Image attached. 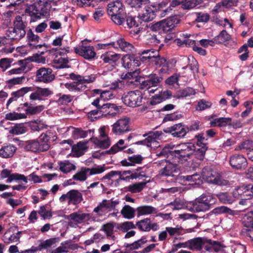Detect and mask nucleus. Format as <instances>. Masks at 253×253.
<instances>
[{"label": "nucleus", "mask_w": 253, "mask_h": 253, "mask_svg": "<svg viewBox=\"0 0 253 253\" xmlns=\"http://www.w3.org/2000/svg\"><path fill=\"white\" fill-rule=\"evenodd\" d=\"M31 92L29 98L31 100H44L45 98L50 96L53 93L48 88H42L38 86H26L21 88L16 91L11 93V97L9 98L6 103V108L13 101H16L17 99L24 96L26 94Z\"/></svg>", "instance_id": "f257e3e1"}, {"label": "nucleus", "mask_w": 253, "mask_h": 253, "mask_svg": "<svg viewBox=\"0 0 253 253\" xmlns=\"http://www.w3.org/2000/svg\"><path fill=\"white\" fill-rule=\"evenodd\" d=\"M51 4L47 0H36L35 2L27 5L25 10V13L30 17V23L36 22L41 19L42 16H47Z\"/></svg>", "instance_id": "f03ea898"}, {"label": "nucleus", "mask_w": 253, "mask_h": 253, "mask_svg": "<svg viewBox=\"0 0 253 253\" xmlns=\"http://www.w3.org/2000/svg\"><path fill=\"white\" fill-rule=\"evenodd\" d=\"M194 144L185 142L177 145L173 150L169 152V156L174 161L183 164L192 158Z\"/></svg>", "instance_id": "7ed1b4c3"}, {"label": "nucleus", "mask_w": 253, "mask_h": 253, "mask_svg": "<svg viewBox=\"0 0 253 253\" xmlns=\"http://www.w3.org/2000/svg\"><path fill=\"white\" fill-rule=\"evenodd\" d=\"M122 66L127 70L123 78L137 81L139 72L136 68L141 65L138 57L134 54H126L122 57Z\"/></svg>", "instance_id": "20e7f679"}, {"label": "nucleus", "mask_w": 253, "mask_h": 253, "mask_svg": "<svg viewBox=\"0 0 253 253\" xmlns=\"http://www.w3.org/2000/svg\"><path fill=\"white\" fill-rule=\"evenodd\" d=\"M48 133L50 134V132ZM50 138V135H48L47 132L46 133H42L37 139L26 141L24 148L27 151L34 153L46 151L50 148L49 141Z\"/></svg>", "instance_id": "39448f33"}, {"label": "nucleus", "mask_w": 253, "mask_h": 253, "mask_svg": "<svg viewBox=\"0 0 253 253\" xmlns=\"http://www.w3.org/2000/svg\"><path fill=\"white\" fill-rule=\"evenodd\" d=\"M14 27H10L6 31V36L11 41H19L26 34V24L23 21L22 17L17 15L13 21Z\"/></svg>", "instance_id": "423d86ee"}, {"label": "nucleus", "mask_w": 253, "mask_h": 253, "mask_svg": "<svg viewBox=\"0 0 253 253\" xmlns=\"http://www.w3.org/2000/svg\"><path fill=\"white\" fill-rule=\"evenodd\" d=\"M162 21V31L167 34L165 39L171 40L174 39L176 36V28L181 21L180 17L175 15L163 19Z\"/></svg>", "instance_id": "0eeeda50"}, {"label": "nucleus", "mask_w": 253, "mask_h": 253, "mask_svg": "<svg viewBox=\"0 0 253 253\" xmlns=\"http://www.w3.org/2000/svg\"><path fill=\"white\" fill-rule=\"evenodd\" d=\"M124 11L122 0H113L107 6L108 14L111 16V20L116 24H120L123 19Z\"/></svg>", "instance_id": "6e6552de"}, {"label": "nucleus", "mask_w": 253, "mask_h": 253, "mask_svg": "<svg viewBox=\"0 0 253 253\" xmlns=\"http://www.w3.org/2000/svg\"><path fill=\"white\" fill-rule=\"evenodd\" d=\"M156 163L161 167L159 170V174L162 176H171L175 178L180 171V168L176 164H173L166 159L158 161Z\"/></svg>", "instance_id": "1a4fd4ad"}, {"label": "nucleus", "mask_w": 253, "mask_h": 253, "mask_svg": "<svg viewBox=\"0 0 253 253\" xmlns=\"http://www.w3.org/2000/svg\"><path fill=\"white\" fill-rule=\"evenodd\" d=\"M201 175L204 180L209 183L225 185L228 182L227 180L222 179L220 175L213 170L210 166H206L202 169Z\"/></svg>", "instance_id": "9d476101"}, {"label": "nucleus", "mask_w": 253, "mask_h": 253, "mask_svg": "<svg viewBox=\"0 0 253 253\" xmlns=\"http://www.w3.org/2000/svg\"><path fill=\"white\" fill-rule=\"evenodd\" d=\"M214 203V200L211 195L204 193L196 199L192 205L196 211H204L209 210Z\"/></svg>", "instance_id": "9b49d317"}, {"label": "nucleus", "mask_w": 253, "mask_h": 253, "mask_svg": "<svg viewBox=\"0 0 253 253\" xmlns=\"http://www.w3.org/2000/svg\"><path fill=\"white\" fill-rule=\"evenodd\" d=\"M143 96L140 91L135 90L124 94L122 100L125 105L130 107H135L141 105Z\"/></svg>", "instance_id": "f8f14e48"}, {"label": "nucleus", "mask_w": 253, "mask_h": 253, "mask_svg": "<svg viewBox=\"0 0 253 253\" xmlns=\"http://www.w3.org/2000/svg\"><path fill=\"white\" fill-rule=\"evenodd\" d=\"M84 200L83 194L78 190L72 189L59 198L61 203L67 202L68 205H78Z\"/></svg>", "instance_id": "ddd939ff"}, {"label": "nucleus", "mask_w": 253, "mask_h": 253, "mask_svg": "<svg viewBox=\"0 0 253 253\" xmlns=\"http://www.w3.org/2000/svg\"><path fill=\"white\" fill-rule=\"evenodd\" d=\"M234 199H251L253 197V185L247 184L235 188L232 192Z\"/></svg>", "instance_id": "4468645a"}, {"label": "nucleus", "mask_w": 253, "mask_h": 253, "mask_svg": "<svg viewBox=\"0 0 253 253\" xmlns=\"http://www.w3.org/2000/svg\"><path fill=\"white\" fill-rule=\"evenodd\" d=\"M123 19H122V22L120 24H118V25H125L126 24V27L125 26V28H127L129 29H131L133 27L136 28V29L132 30L131 31V33L133 35H138L140 33L141 30L142 28L139 27V23L136 20V17L135 16H132L129 13H126L125 12L123 14Z\"/></svg>", "instance_id": "2eb2a0df"}, {"label": "nucleus", "mask_w": 253, "mask_h": 253, "mask_svg": "<svg viewBox=\"0 0 253 253\" xmlns=\"http://www.w3.org/2000/svg\"><path fill=\"white\" fill-rule=\"evenodd\" d=\"M167 133H171L174 137L183 138L188 132V126L183 123L176 124L164 129Z\"/></svg>", "instance_id": "dca6fc26"}, {"label": "nucleus", "mask_w": 253, "mask_h": 253, "mask_svg": "<svg viewBox=\"0 0 253 253\" xmlns=\"http://www.w3.org/2000/svg\"><path fill=\"white\" fill-rule=\"evenodd\" d=\"M54 79L55 76L52 74V70L50 68L41 67L36 72V82L49 83Z\"/></svg>", "instance_id": "f3484780"}, {"label": "nucleus", "mask_w": 253, "mask_h": 253, "mask_svg": "<svg viewBox=\"0 0 253 253\" xmlns=\"http://www.w3.org/2000/svg\"><path fill=\"white\" fill-rule=\"evenodd\" d=\"M163 80L162 76L156 74H151L148 76L147 80L142 82L139 88L141 89H149L152 87L158 86Z\"/></svg>", "instance_id": "a211bd4d"}, {"label": "nucleus", "mask_w": 253, "mask_h": 253, "mask_svg": "<svg viewBox=\"0 0 253 253\" xmlns=\"http://www.w3.org/2000/svg\"><path fill=\"white\" fill-rule=\"evenodd\" d=\"M152 64L155 65L156 67H161L159 70L160 73L168 74L170 71L171 62L165 57L160 56L159 51H158V56L153 59Z\"/></svg>", "instance_id": "6ab92c4d"}, {"label": "nucleus", "mask_w": 253, "mask_h": 253, "mask_svg": "<svg viewBox=\"0 0 253 253\" xmlns=\"http://www.w3.org/2000/svg\"><path fill=\"white\" fill-rule=\"evenodd\" d=\"M158 50L150 48L140 51L137 56L140 62L152 63L153 59L158 56Z\"/></svg>", "instance_id": "aec40b11"}, {"label": "nucleus", "mask_w": 253, "mask_h": 253, "mask_svg": "<svg viewBox=\"0 0 253 253\" xmlns=\"http://www.w3.org/2000/svg\"><path fill=\"white\" fill-rule=\"evenodd\" d=\"M129 120L128 118L118 120L112 126V132L116 135L123 134L128 131Z\"/></svg>", "instance_id": "412c9836"}, {"label": "nucleus", "mask_w": 253, "mask_h": 253, "mask_svg": "<svg viewBox=\"0 0 253 253\" xmlns=\"http://www.w3.org/2000/svg\"><path fill=\"white\" fill-rule=\"evenodd\" d=\"M229 163L233 169L237 170L245 169L248 166L247 160L242 155H233Z\"/></svg>", "instance_id": "4be33fe9"}, {"label": "nucleus", "mask_w": 253, "mask_h": 253, "mask_svg": "<svg viewBox=\"0 0 253 253\" xmlns=\"http://www.w3.org/2000/svg\"><path fill=\"white\" fill-rule=\"evenodd\" d=\"M75 52L83 57L87 60H90L94 58L96 53L92 46H84L82 45L80 47L74 48Z\"/></svg>", "instance_id": "5701e85b"}, {"label": "nucleus", "mask_w": 253, "mask_h": 253, "mask_svg": "<svg viewBox=\"0 0 253 253\" xmlns=\"http://www.w3.org/2000/svg\"><path fill=\"white\" fill-rule=\"evenodd\" d=\"M206 242L205 238L197 237L188 240L185 244L190 250L200 251Z\"/></svg>", "instance_id": "b1692460"}, {"label": "nucleus", "mask_w": 253, "mask_h": 253, "mask_svg": "<svg viewBox=\"0 0 253 253\" xmlns=\"http://www.w3.org/2000/svg\"><path fill=\"white\" fill-rule=\"evenodd\" d=\"M143 160V158L141 155H133L128 156L127 159L122 160L120 163L124 167H131L142 164Z\"/></svg>", "instance_id": "393cba45"}, {"label": "nucleus", "mask_w": 253, "mask_h": 253, "mask_svg": "<svg viewBox=\"0 0 253 253\" xmlns=\"http://www.w3.org/2000/svg\"><path fill=\"white\" fill-rule=\"evenodd\" d=\"M102 106L101 110L102 116H106L107 115L112 116L116 115L120 111V107L115 104L104 103Z\"/></svg>", "instance_id": "a878e982"}, {"label": "nucleus", "mask_w": 253, "mask_h": 253, "mask_svg": "<svg viewBox=\"0 0 253 253\" xmlns=\"http://www.w3.org/2000/svg\"><path fill=\"white\" fill-rule=\"evenodd\" d=\"M64 217L66 219L72 220L78 223H81L89 220L90 218V215L88 213H79L77 212H74L69 215H65Z\"/></svg>", "instance_id": "bb28decb"}, {"label": "nucleus", "mask_w": 253, "mask_h": 253, "mask_svg": "<svg viewBox=\"0 0 253 253\" xmlns=\"http://www.w3.org/2000/svg\"><path fill=\"white\" fill-rule=\"evenodd\" d=\"M120 55L119 54L112 51L106 52L101 56V59L105 63L113 66L116 64V62L119 59Z\"/></svg>", "instance_id": "cd10ccee"}, {"label": "nucleus", "mask_w": 253, "mask_h": 253, "mask_svg": "<svg viewBox=\"0 0 253 253\" xmlns=\"http://www.w3.org/2000/svg\"><path fill=\"white\" fill-rule=\"evenodd\" d=\"M89 141H91L96 146V147L102 149H107L111 145V141L109 137L104 140H100L97 137H92L89 139Z\"/></svg>", "instance_id": "c85d7f7f"}, {"label": "nucleus", "mask_w": 253, "mask_h": 253, "mask_svg": "<svg viewBox=\"0 0 253 253\" xmlns=\"http://www.w3.org/2000/svg\"><path fill=\"white\" fill-rule=\"evenodd\" d=\"M20 106L22 107H19L17 108L18 111H20V109H23V107H25L26 108L25 109V111L26 112V114L33 115L36 114L42 110V106H37L36 107H33L31 106V104H29L28 102H25L24 104H21Z\"/></svg>", "instance_id": "c756f323"}, {"label": "nucleus", "mask_w": 253, "mask_h": 253, "mask_svg": "<svg viewBox=\"0 0 253 253\" xmlns=\"http://www.w3.org/2000/svg\"><path fill=\"white\" fill-rule=\"evenodd\" d=\"M16 147L13 145L4 146L0 149V156L7 158L13 156L16 151Z\"/></svg>", "instance_id": "7c9ffc66"}, {"label": "nucleus", "mask_w": 253, "mask_h": 253, "mask_svg": "<svg viewBox=\"0 0 253 253\" xmlns=\"http://www.w3.org/2000/svg\"><path fill=\"white\" fill-rule=\"evenodd\" d=\"M231 118L220 117L215 118L210 122V126L212 127H225L231 124Z\"/></svg>", "instance_id": "2f4dec72"}, {"label": "nucleus", "mask_w": 253, "mask_h": 253, "mask_svg": "<svg viewBox=\"0 0 253 253\" xmlns=\"http://www.w3.org/2000/svg\"><path fill=\"white\" fill-rule=\"evenodd\" d=\"M116 42V46L120 48L122 51L125 52H129L133 48V45L126 42L124 39L121 38L118 39Z\"/></svg>", "instance_id": "473e14b6"}, {"label": "nucleus", "mask_w": 253, "mask_h": 253, "mask_svg": "<svg viewBox=\"0 0 253 253\" xmlns=\"http://www.w3.org/2000/svg\"><path fill=\"white\" fill-rule=\"evenodd\" d=\"M150 218H145L141 219L135 224L136 228L142 232H149L150 231Z\"/></svg>", "instance_id": "72a5a7b5"}, {"label": "nucleus", "mask_w": 253, "mask_h": 253, "mask_svg": "<svg viewBox=\"0 0 253 253\" xmlns=\"http://www.w3.org/2000/svg\"><path fill=\"white\" fill-rule=\"evenodd\" d=\"M137 216L156 213L157 209L150 206H142L137 208Z\"/></svg>", "instance_id": "f704fd0d"}, {"label": "nucleus", "mask_w": 253, "mask_h": 253, "mask_svg": "<svg viewBox=\"0 0 253 253\" xmlns=\"http://www.w3.org/2000/svg\"><path fill=\"white\" fill-rule=\"evenodd\" d=\"M58 165L60 166L59 169L64 173H67L76 169V166L71 163L68 160L60 161L58 162Z\"/></svg>", "instance_id": "c9c22d12"}, {"label": "nucleus", "mask_w": 253, "mask_h": 253, "mask_svg": "<svg viewBox=\"0 0 253 253\" xmlns=\"http://www.w3.org/2000/svg\"><path fill=\"white\" fill-rule=\"evenodd\" d=\"M216 196L219 201L223 204H232L235 200L232 193L220 192Z\"/></svg>", "instance_id": "e433bc0d"}, {"label": "nucleus", "mask_w": 253, "mask_h": 253, "mask_svg": "<svg viewBox=\"0 0 253 253\" xmlns=\"http://www.w3.org/2000/svg\"><path fill=\"white\" fill-rule=\"evenodd\" d=\"M231 36L225 30H222L220 33L214 38L216 43L219 44L229 41L231 39Z\"/></svg>", "instance_id": "4c0bfd02"}, {"label": "nucleus", "mask_w": 253, "mask_h": 253, "mask_svg": "<svg viewBox=\"0 0 253 253\" xmlns=\"http://www.w3.org/2000/svg\"><path fill=\"white\" fill-rule=\"evenodd\" d=\"M27 40L30 47H32L33 45L39 43L40 39V37L34 33L32 29H29L27 31Z\"/></svg>", "instance_id": "58836bf2"}, {"label": "nucleus", "mask_w": 253, "mask_h": 253, "mask_svg": "<svg viewBox=\"0 0 253 253\" xmlns=\"http://www.w3.org/2000/svg\"><path fill=\"white\" fill-rule=\"evenodd\" d=\"M54 63L53 66L56 68H69V66L68 65L69 63V60L67 57H60L57 58V55H56V58L53 60Z\"/></svg>", "instance_id": "ea45409f"}, {"label": "nucleus", "mask_w": 253, "mask_h": 253, "mask_svg": "<svg viewBox=\"0 0 253 253\" xmlns=\"http://www.w3.org/2000/svg\"><path fill=\"white\" fill-rule=\"evenodd\" d=\"M201 148L196 149L195 145L194 144V148L192 153V157H194L200 161H202L205 159L206 151L208 150L207 146H200Z\"/></svg>", "instance_id": "a19ab883"}, {"label": "nucleus", "mask_w": 253, "mask_h": 253, "mask_svg": "<svg viewBox=\"0 0 253 253\" xmlns=\"http://www.w3.org/2000/svg\"><path fill=\"white\" fill-rule=\"evenodd\" d=\"M72 132V135L75 139L79 138H84L87 136L88 133L94 132V129H88L87 130H84L81 128H75Z\"/></svg>", "instance_id": "79ce46f5"}, {"label": "nucleus", "mask_w": 253, "mask_h": 253, "mask_svg": "<svg viewBox=\"0 0 253 253\" xmlns=\"http://www.w3.org/2000/svg\"><path fill=\"white\" fill-rule=\"evenodd\" d=\"M135 210L129 205H125L121 211L124 217L126 219H132L135 216Z\"/></svg>", "instance_id": "37998d69"}, {"label": "nucleus", "mask_w": 253, "mask_h": 253, "mask_svg": "<svg viewBox=\"0 0 253 253\" xmlns=\"http://www.w3.org/2000/svg\"><path fill=\"white\" fill-rule=\"evenodd\" d=\"M147 182H140L135 183L129 185L127 187V190L131 193H136L140 192L145 187Z\"/></svg>", "instance_id": "c03bdc74"}, {"label": "nucleus", "mask_w": 253, "mask_h": 253, "mask_svg": "<svg viewBox=\"0 0 253 253\" xmlns=\"http://www.w3.org/2000/svg\"><path fill=\"white\" fill-rule=\"evenodd\" d=\"M148 240L146 236H142L141 239L132 243L131 244H125L124 247L126 248H130V250L138 249L141 247L142 245L146 243Z\"/></svg>", "instance_id": "a18cd8bd"}, {"label": "nucleus", "mask_w": 253, "mask_h": 253, "mask_svg": "<svg viewBox=\"0 0 253 253\" xmlns=\"http://www.w3.org/2000/svg\"><path fill=\"white\" fill-rule=\"evenodd\" d=\"M195 93L194 89L191 87H186L183 89L179 90L177 91L176 94L174 96L177 99L186 97L191 95L194 94Z\"/></svg>", "instance_id": "49530a36"}, {"label": "nucleus", "mask_w": 253, "mask_h": 253, "mask_svg": "<svg viewBox=\"0 0 253 253\" xmlns=\"http://www.w3.org/2000/svg\"><path fill=\"white\" fill-rule=\"evenodd\" d=\"M253 149V141L247 140L243 142L241 144L238 146L235 150H241L243 152H246L250 151Z\"/></svg>", "instance_id": "de8ad7c7"}, {"label": "nucleus", "mask_w": 253, "mask_h": 253, "mask_svg": "<svg viewBox=\"0 0 253 253\" xmlns=\"http://www.w3.org/2000/svg\"><path fill=\"white\" fill-rule=\"evenodd\" d=\"M197 0H181V7L183 9L189 10L194 8L198 5L202 3Z\"/></svg>", "instance_id": "09e8293b"}, {"label": "nucleus", "mask_w": 253, "mask_h": 253, "mask_svg": "<svg viewBox=\"0 0 253 253\" xmlns=\"http://www.w3.org/2000/svg\"><path fill=\"white\" fill-rule=\"evenodd\" d=\"M89 168L83 167L81 169V171L78 172L73 176V179L79 181H84L86 179V174L88 172Z\"/></svg>", "instance_id": "8fccbe9b"}, {"label": "nucleus", "mask_w": 253, "mask_h": 253, "mask_svg": "<svg viewBox=\"0 0 253 253\" xmlns=\"http://www.w3.org/2000/svg\"><path fill=\"white\" fill-rule=\"evenodd\" d=\"M156 15L154 12L151 9H146L141 15H140V19L144 22H149L153 20Z\"/></svg>", "instance_id": "3c124183"}, {"label": "nucleus", "mask_w": 253, "mask_h": 253, "mask_svg": "<svg viewBox=\"0 0 253 253\" xmlns=\"http://www.w3.org/2000/svg\"><path fill=\"white\" fill-rule=\"evenodd\" d=\"M147 135V137L145 139L147 143V146L150 147L152 143L156 141L157 138L159 136V132L158 131H151L148 134H144L143 136L145 137Z\"/></svg>", "instance_id": "603ef678"}, {"label": "nucleus", "mask_w": 253, "mask_h": 253, "mask_svg": "<svg viewBox=\"0 0 253 253\" xmlns=\"http://www.w3.org/2000/svg\"><path fill=\"white\" fill-rule=\"evenodd\" d=\"M27 131V127L23 124H16L10 130L11 133L18 135L23 134Z\"/></svg>", "instance_id": "864d4df0"}, {"label": "nucleus", "mask_w": 253, "mask_h": 253, "mask_svg": "<svg viewBox=\"0 0 253 253\" xmlns=\"http://www.w3.org/2000/svg\"><path fill=\"white\" fill-rule=\"evenodd\" d=\"M25 80V76H23L20 77L13 78L6 81L8 84V88L11 89L14 85L22 84Z\"/></svg>", "instance_id": "5fc2aeb1"}, {"label": "nucleus", "mask_w": 253, "mask_h": 253, "mask_svg": "<svg viewBox=\"0 0 253 253\" xmlns=\"http://www.w3.org/2000/svg\"><path fill=\"white\" fill-rule=\"evenodd\" d=\"M189 42H190V47H192L194 51L197 52L202 56L207 55V51L199 46V43L197 42L196 41L193 40V41H189Z\"/></svg>", "instance_id": "6e6d98bb"}, {"label": "nucleus", "mask_w": 253, "mask_h": 253, "mask_svg": "<svg viewBox=\"0 0 253 253\" xmlns=\"http://www.w3.org/2000/svg\"><path fill=\"white\" fill-rule=\"evenodd\" d=\"M183 117V115L179 112H175L172 114H167L163 119V122L173 121L180 119Z\"/></svg>", "instance_id": "4d7b16f0"}, {"label": "nucleus", "mask_w": 253, "mask_h": 253, "mask_svg": "<svg viewBox=\"0 0 253 253\" xmlns=\"http://www.w3.org/2000/svg\"><path fill=\"white\" fill-rule=\"evenodd\" d=\"M174 179L176 182L181 184H186L187 182L190 183V175H185L179 171L178 174L176 175Z\"/></svg>", "instance_id": "13d9d810"}, {"label": "nucleus", "mask_w": 253, "mask_h": 253, "mask_svg": "<svg viewBox=\"0 0 253 253\" xmlns=\"http://www.w3.org/2000/svg\"><path fill=\"white\" fill-rule=\"evenodd\" d=\"M190 183L191 185H200L203 183V176L197 173L192 175H190Z\"/></svg>", "instance_id": "bf43d9fd"}, {"label": "nucleus", "mask_w": 253, "mask_h": 253, "mask_svg": "<svg viewBox=\"0 0 253 253\" xmlns=\"http://www.w3.org/2000/svg\"><path fill=\"white\" fill-rule=\"evenodd\" d=\"M117 228L123 232H126L130 229L136 228V226L131 221H126L121 223Z\"/></svg>", "instance_id": "052dcab7"}, {"label": "nucleus", "mask_w": 253, "mask_h": 253, "mask_svg": "<svg viewBox=\"0 0 253 253\" xmlns=\"http://www.w3.org/2000/svg\"><path fill=\"white\" fill-rule=\"evenodd\" d=\"M26 115L25 114L18 113L15 112L7 113L5 115V120H15L17 119L26 118Z\"/></svg>", "instance_id": "680f3d73"}, {"label": "nucleus", "mask_w": 253, "mask_h": 253, "mask_svg": "<svg viewBox=\"0 0 253 253\" xmlns=\"http://www.w3.org/2000/svg\"><path fill=\"white\" fill-rule=\"evenodd\" d=\"M38 213L44 219L50 218L52 213L50 211L46 210L45 206H41Z\"/></svg>", "instance_id": "e2e57ef3"}, {"label": "nucleus", "mask_w": 253, "mask_h": 253, "mask_svg": "<svg viewBox=\"0 0 253 253\" xmlns=\"http://www.w3.org/2000/svg\"><path fill=\"white\" fill-rule=\"evenodd\" d=\"M232 210L226 207L221 206L214 208L211 211L210 214L214 213L215 214H219L224 213H231Z\"/></svg>", "instance_id": "0e129e2a"}, {"label": "nucleus", "mask_w": 253, "mask_h": 253, "mask_svg": "<svg viewBox=\"0 0 253 253\" xmlns=\"http://www.w3.org/2000/svg\"><path fill=\"white\" fill-rule=\"evenodd\" d=\"M114 227L113 223L109 222L103 225L102 229L105 232L107 237H111L113 234Z\"/></svg>", "instance_id": "69168bd1"}, {"label": "nucleus", "mask_w": 253, "mask_h": 253, "mask_svg": "<svg viewBox=\"0 0 253 253\" xmlns=\"http://www.w3.org/2000/svg\"><path fill=\"white\" fill-rule=\"evenodd\" d=\"M243 228H251L253 226V217L249 215H245L242 219Z\"/></svg>", "instance_id": "338daca9"}, {"label": "nucleus", "mask_w": 253, "mask_h": 253, "mask_svg": "<svg viewBox=\"0 0 253 253\" xmlns=\"http://www.w3.org/2000/svg\"><path fill=\"white\" fill-rule=\"evenodd\" d=\"M106 202V200H103L102 202L100 203L97 207L95 208L93 210V212L97 213L99 215H102L103 212H104L106 210V204L105 203Z\"/></svg>", "instance_id": "774afa93"}]
</instances>
